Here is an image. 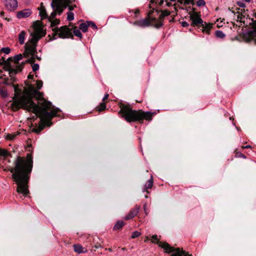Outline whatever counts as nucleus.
I'll return each mask as SVG.
<instances>
[{"label": "nucleus", "instance_id": "1", "mask_svg": "<svg viewBox=\"0 0 256 256\" xmlns=\"http://www.w3.org/2000/svg\"><path fill=\"white\" fill-rule=\"evenodd\" d=\"M42 86L43 82L41 80H36L33 85V98L38 100L37 104L33 102V114L40 119L38 127L33 128V132L37 134L40 133L46 126H51L52 124V120L60 111L52 106L50 102L46 100L44 98V93L39 91Z\"/></svg>", "mask_w": 256, "mask_h": 256}, {"label": "nucleus", "instance_id": "2", "mask_svg": "<svg viewBox=\"0 0 256 256\" xmlns=\"http://www.w3.org/2000/svg\"><path fill=\"white\" fill-rule=\"evenodd\" d=\"M14 166L10 171L12 178L17 184L16 192L26 196L30 193L28 184L32 169V155L30 153L26 157L18 156L14 162Z\"/></svg>", "mask_w": 256, "mask_h": 256}, {"label": "nucleus", "instance_id": "3", "mask_svg": "<svg viewBox=\"0 0 256 256\" xmlns=\"http://www.w3.org/2000/svg\"><path fill=\"white\" fill-rule=\"evenodd\" d=\"M28 80L20 88L18 84L14 85V94L10 107L13 111L22 108L31 112L32 109V78L31 72L28 76Z\"/></svg>", "mask_w": 256, "mask_h": 256}, {"label": "nucleus", "instance_id": "4", "mask_svg": "<svg viewBox=\"0 0 256 256\" xmlns=\"http://www.w3.org/2000/svg\"><path fill=\"white\" fill-rule=\"evenodd\" d=\"M119 114L128 122L142 121L143 120L150 121L154 114L150 112H144L142 110H134L129 106H123L121 107Z\"/></svg>", "mask_w": 256, "mask_h": 256}, {"label": "nucleus", "instance_id": "5", "mask_svg": "<svg viewBox=\"0 0 256 256\" xmlns=\"http://www.w3.org/2000/svg\"><path fill=\"white\" fill-rule=\"evenodd\" d=\"M242 10H241L240 11L238 10L234 13V19L238 24L233 22L234 26H240L242 24L246 26L248 24L252 25V30L248 32L246 38L248 41H253L256 44V20L246 17V15L242 14Z\"/></svg>", "mask_w": 256, "mask_h": 256}, {"label": "nucleus", "instance_id": "6", "mask_svg": "<svg viewBox=\"0 0 256 256\" xmlns=\"http://www.w3.org/2000/svg\"><path fill=\"white\" fill-rule=\"evenodd\" d=\"M30 32V37L28 42L25 44L24 51L22 54H19L14 57V62L16 64L18 63V62L23 58H26L24 62L22 64H30L32 66V32Z\"/></svg>", "mask_w": 256, "mask_h": 256}, {"label": "nucleus", "instance_id": "7", "mask_svg": "<svg viewBox=\"0 0 256 256\" xmlns=\"http://www.w3.org/2000/svg\"><path fill=\"white\" fill-rule=\"evenodd\" d=\"M70 3V0H52L51 6L54 9V12L48 18L49 21L54 19L56 13L60 14Z\"/></svg>", "mask_w": 256, "mask_h": 256}, {"label": "nucleus", "instance_id": "8", "mask_svg": "<svg viewBox=\"0 0 256 256\" xmlns=\"http://www.w3.org/2000/svg\"><path fill=\"white\" fill-rule=\"evenodd\" d=\"M46 34V30L41 20H36L33 22V46L39 40L44 36ZM34 51L33 48V54Z\"/></svg>", "mask_w": 256, "mask_h": 256}, {"label": "nucleus", "instance_id": "9", "mask_svg": "<svg viewBox=\"0 0 256 256\" xmlns=\"http://www.w3.org/2000/svg\"><path fill=\"white\" fill-rule=\"evenodd\" d=\"M160 245L162 248H164L165 252H172L170 256H192V254H189L188 252L182 249L171 246L168 243H160Z\"/></svg>", "mask_w": 256, "mask_h": 256}, {"label": "nucleus", "instance_id": "10", "mask_svg": "<svg viewBox=\"0 0 256 256\" xmlns=\"http://www.w3.org/2000/svg\"><path fill=\"white\" fill-rule=\"evenodd\" d=\"M52 30L54 32V35L58 34L60 38H65L73 36L70 30L66 26H61L60 28L56 27L53 28Z\"/></svg>", "mask_w": 256, "mask_h": 256}, {"label": "nucleus", "instance_id": "11", "mask_svg": "<svg viewBox=\"0 0 256 256\" xmlns=\"http://www.w3.org/2000/svg\"><path fill=\"white\" fill-rule=\"evenodd\" d=\"M190 19L192 21V25L193 26H199L203 22L200 17V16L196 12H190Z\"/></svg>", "mask_w": 256, "mask_h": 256}, {"label": "nucleus", "instance_id": "12", "mask_svg": "<svg viewBox=\"0 0 256 256\" xmlns=\"http://www.w3.org/2000/svg\"><path fill=\"white\" fill-rule=\"evenodd\" d=\"M140 206H136L134 208L132 209L129 213L125 216L124 219L128 220L134 218L138 214Z\"/></svg>", "mask_w": 256, "mask_h": 256}, {"label": "nucleus", "instance_id": "13", "mask_svg": "<svg viewBox=\"0 0 256 256\" xmlns=\"http://www.w3.org/2000/svg\"><path fill=\"white\" fill-rule=\"evenodd\" d=\"M5 68L8 72L9 74L11 77L22 70L20 66H18L16 68H13L9 64H8L5 66Z\"/></svg>", "mask_w": 256, "mask_h": 256}, {"label": "nucleus", "instance_id": "14", "mask_svg": "<svg viewBox=\"0 0 256 256\" xmlns=\"http://www.w3.org/2000/svg\"><path fill=\"white\" fill-rule=\"evenodd\" d=\"M150 18H146L144 19L136 21L134 22V24L140 27L148 26L150 25Z\"/></svg>", "mask_w": 256, "mask_h": 256}, {"label": "nucleus", "instance_id": "15", "mask_svg": "<svg viewBox=\"0 0 256 256\" xmlns=\"http://www.w3.org/2000/svg\"><path fill=\"white\" fill-rule=\"evenodd\" d=\"M6 6L10 10H14L18 6L16 0H6L5 2Z\"/></svg>", "mask_w": 256, "mask_h": 256}, {"label": "nucleus", "instance_id": "16", "mask_svg": "<svg viewBox=\"0 0 256 256\" xmlns=\"http://www.w3.org/2000/svg\"><path fill=\"white\" fill-rule=\"evenodd\" d=\"M31 14L30 10H24L18 12L16 16L18 18H26L30 16Z\"/></svg>", "mask_w": 256, "mask_h": 256}, {"label": "nucleus", "instance_id": "17", "mask_svg": "<svg viewBox=\"0 0 256 256\" xmlns=\"http://www.w3.org/2000/svg\"><path fill=\"white\" fill-rule=\"evenodd\" d=\"M162 21L163 20H160V18H158V19H156V18H150V24L154 26L156 28H158L162 26V25L163 24Z\"/></svg>", "mask_w": 256, "mask_h": 256}, {"label": "nucleus", "instance_id": "18", "mask_svg": "<svg viewBox=\"0 0 256 256\" xmlns=\"http://www.w3.org/2000/svg\"><path fill=\"white\" fill-rule=\"evenodd\" d=\"M38 10H39V15L40 16L42 20L48 17L46 8L43 6L42 2H41L40 6L38 8Z\"/></svg>", "mask_w": 256, "mask_h": 256}, {"label": "nucleus", "instance_id": "19", "mask_svg": "<svg viewBox=\"0 0 256 256\" xmlns=\"http://www.w3.org/2000/svg\"><path fill=\"white\" fill-rule=\"evenodd\" d=\"M200 26H202V32H206L207 34H210V30L212 28V25L210 24H208L206 22H204V24L202 23Z\"/></svg>", "mask_w": 256, "mask_h": 256}, {"label": "nucleus", "instance_id": "20", "mask_svg": "<svg viewBox=\"0 0 256 256\" xmlns=\"http://www.w3.org/2000/svg\"><path fill=\"white\" fill-rule=\"evenodd\" d=\"M73 246L74 252L80 254L86 252V250H84V248L80 244H74Z\"/></svg>", "mask_w": 256, "mask_h": 256}, {"label": "nucleus", "instance_id": "21", "mask_svg": "<svg viewBox=\"0 0 256 256\" xmlns=\"http://www.w3.org/2000/svg\"><path fill=\"white\" fill-rule=\"evenodd\" d=\"M20 134V132H16L12 134H8L6 136V138L8 140H14L17 136Z\"/></svg>", "mask_w": 256, "mask_h": 256}, {"label": "nucleus", "instance_id": "22", "mask_svg": "<svg viewBox=\"0 0 256 256\" xmlns=\"http://www.w3.org/2000/svg\"><path fill=\"white\" fill-rule=\"evenodd\" d=\"M26 34V32L24 30L22 31L18 34V41L20 44H24Z\"/></svg>", "mask_w": 256, "mask_h": 256}, {"label": "nucleus", "instance_id": "23", "mask_svg": "<svg viewBox=\"0 0 256 256\" xmlns=\"http://www.w3.org/2000/svg\"><path fill=\"white\" fill-rule=\"evenodd\" d=\"M153 185V180L152 177L149 180L144 186V190L146 191L147 192H148V190L149 188H151Z\"/></svg>", "mask_w": 256, "mask_h": 256}, {"label": "nucleus", "instance_id": "24", "mask_svg": "<svg viewBox=\"0 0 256 256\" xmlns=\"http://www.w3.org/2000/svg\"><path fill=\"white\" fill-rule=\"evenodd\" d=\"M124 225V222L122 220L118 221L114 227V230H118L120 229Z\"/></svg>", "mask_w": 256, "mask_h": 256}, {"label": "nucleus", "instance_id": "25", "mask_svg": "<svg viewBox=\"0 0 256 256\" xmlns=\"http://www.w3.org/2000/svg\"><path fill=\"white\" fill-rule=\"evenodd\" d=\"M152 242L153 243L157 244L160 247H161V246L160 245V243H166V242H162L160 241V240L158 238V236L156 235H153L152 236Z\"/></svg>", "mask_w": 256, "mask_h": 256}, {"label": "nucleus", "instance_id": "26", "mask_svg": "<svg viewBox=\"0 0 256 256\" xmlns=\"http://www.w3.org/2000/svg\"><path fill=\"white\" fill-rule=\"evenodd\" d=\"M73 32L75 36H78L80 38H82V34L80 30L78 29L77 27L74 26L73 28Z\"/></svg>", "mask_w": 256, "mask_h": 256}, {"label": "nucleus", "instance_id": "27", "mask_svg": "<svg viewBox=\"0 0 256 256\" xmlns=\"http://www.w3.org/2000/svg\"><path fill=\"white\" fill-rule=\"evenodd\" d=\"M88 23H82L80 25V29L82 30L83 32H86L87 31L88 28Z\"/></svg>", "mask_w": 256, "mask_h": 256}, {"label": "nucleus", "instance_id": "28", "mask_svg": "<svg viewBox=\"0 0 256 256\" xmlns=\"http://www.w3.org/2000/svg\"><path fill=\"white\" fill-rule=\"evenodd\" d=\"M170 14V12L168 10H163L162 11V14L160 16L159 18H160V20H163L164 18L166 16H168Z\"/></svg>", "mask_w": 256, "mask_h": 256}, {"label": "nucleus", "instance_id": "29", "mask_svg": "<svg viewBox=\"0 0 256 256\" xmlns=\"http://www.w3.org/2000/svg\"><path fill=\"white\" fill-rule=\"evenodd\" d=\"M106 104L104 102H102L96 108V110L98 112H102L106 108Z\"/></svg>", "mask_w": 256, "mask_h": 256}, {"label": "nucleus", "instance_id": "30", "mask_svg": "<svg viewBox=\"0 0 256 256\" xmlns=\"http://www.w3.org/2000/svg\"><path fill=\"white\" fill-rule=\"evenodd\" d=\"M8 155V152L6 150L0 148V157H6Z\"/></svg>", "mask_w": 256, "mask_h": 256}, {"label": "nucleus", "instance_id": "31", "mask_svg": "<svg viewBox=\"0 0 256 256\" xmlns=\"http://www.w3.org/2000/svg\"><path fill=\"white\" fill-rule=\"evenodd\" d=\"M216 36L217 38H224L226 36L225 34L220 30H218L216 32Z\"/></svg>", "mask_w": 256, "mask_h": 256}, {"label": "nucleus", "instance_id": "32", "mask_svg": "<svg viewBox=\"0 0 256 256\" xmlns=\"http://www.w3.org/2000/svg\"><path fill=\"white\" fill-rule=\"evenodd\" d=\"M51 22V26L53 27L54 26L58 24H59L60 21L58 19H55V20H52V21H50Z\"/></svg>", "mask_w": 256, "mask_h": 256}, {"label": "nucleus", "instance_id": "33", "mask_svg": "<svg viewBox=\"0 0 256 256\" xmlns=\"http://www.w3.org/2000/svg\"><path fill=\"white\" fill-rule=\"evenodd\" d=\"M67 18L68 20H74V14L73 12H68V17H67Z\"/></svg>", "mask_w": 256, "mask_h": 256}, {"label": "nucleus", "instance_id": "34", "mask_svg": "<svg viewBox=\"0 0 256 256\" xmlns=\"http://www.w3.org/2000/svg\"><path fill=\"white\" fill-rule=\"evenodd\" d=\"M140 235V233L138 231H135L132 232V235L131 236L132 238H136L138 237Z\"/></svg>", "mask_w": 256, "mask_h": 256}, {"label": "nucleus", "instance_id": "35", "mask_svg": "<svg viewBox=\"0 0 256 256\" xmlns=\"http://www.w3.org/2000/svg\"><path fill=\"white\" fill-rule=\"evenodd\" d=\"M196 4L198 6H204L206 5V2L204 0H198L196 2Z\"/></svg>", "mask_w": 256, "mask_h": 256}, {"label": "nucleus", "instance_id": "36", "mask_svg": "<svg viewBox=\"0 0 256 256\" xmlns=\"http://www.w3.org/2000/svg\"><path fill=\"white\" fill-rule=\"evenodd\" d=\"M177 1L180 4H188L191 2V0H177Z\"/></svg>", "mask_w": 256, "mask_h": 256}, {"label": "nucleus", "instance_id": "37", "mask_svg": "<svg viewBox=\"0 0 256 256\" xmlns=\"http://www.w3.org/2000/svg\"><path fill=\"white\" fill-rule=\"evenodd\" d=\"M1 50L6 54H8L10 52V50L8 48H4Z\"/></svg>", "mask_w": 256, "mask_h": 256}, {"label": "nucleus", "instance_id": "38", "mask_svg": "<svg viewBox=\"0 0 256 256\" xmlns=\"http://www.w3.org/2000/svg\"><path fill=\"white\" fill-rule=\"evenodd\" d=\"M235 152H236V157H242L244 158H246V156L242 154L240 152H237V150H236Z\"/></svg>", "mask_w": 256, "mask_h": 256}, {"label": "nucleus", "instance_id": "39", "mask_svg": "<svg viewBox=\"0 0 256 256\" xmlns=\"http://www.w3.org/2000/svg\"><path fill=\"white\" fill-rule=\"evenodd\" d=\"M88 26H91L94 29L97 28L96 25L94 22H88Z\"/></svg>", "mask_w": 256, "mask_h": 256}, {"label": "nucleus", "instance_id": "40", "mask_svg": "<svg viewBox=\"0 0 256 256\" xmlns=\"http://www.w3.org/2000/svg\"><path fill=\"white\" fill-rule=\"evenodd\" d=\"M39 68V66L38 64H33V72L37 70Z\"/></svg>", "mask_w": 256, "mask_h": 256}, {"label": "nucleus", "instance_id": "41", "mask_svg": "<svg viewBox=\"0 0 256 256\" xmlns=\"http://www.w3.org/2000/svg\"><path fill=\"white\" fill-rule=\"evenodd\" d=\"M182 26H183V27H186V26H188V24L187 22H182Z\"/></svg>", "mask_w": 256, "mask_h": 256}, {"label": "nucleus", "instance_id": "42", "mask_svg": "<svg viewBox=\"0 0 256 256\" xmlns=\"http://www.w3.org/2000/svg\"><path fill=\"white\" fill-rule=\"evenodd\" d=\"M238 4L240 7H244V4L242 2H238Z\"/></svg>", "mask_w": 256, "mask_h": 256}, {"label": "nucleus", "instance_id": "43", "mask_svg": "<svg viewBox=\"0 0 256 256\" xmlns=\"http://www.w3.org/2000/svg\"><path fill=\"white\" fill-rule=\"evenodd\" d=\"M68 7V10H72L74 9V8L76 7V6H69Z\"/></svg>", "mask_w": 256, "mask_h": 256}, {"label": "nucleus", "instance_id": "44", "mask_svg": "<svg viewBox=\"0 0 256 256\" xmlns=\"http://www.w3.org/2000/svg\"><path fill=\"white\" fill-rule=\"evenodd\" d=\"M108 98V94H106L103 98V101L104 102Z\"/></svg>", "mask_w": 256, "mask_h": 256}, {"label": "nucleus", "instance_id": "45", "mask_svg": "<svg viewBox=\"0 0 256 256\" xmlns=\"http://www.w3.org/2000/svg\"><path fill=\"white\" fill-rule=\"evenodd\" d=\"M242 148H252V146L250 145L246 146H242Z\"/></svg>", "mask_w": 256, "mask_h": 256}, {"label": "nucleus", "instance_id": "46", "mask_svg": "<svg viewBox=\"0 0 256 256\" xmlns=\"http://www.w3.org/2000/svg\"><path fill=\"white\" fill-rule=\"evenodd\" d=\"M1 93H2V96H6V92H4V91H2H2L1 92Z\"/></svg>", "mask_w": 256, "mask_h": 256}, {"label": "nucleus", "instance_id": "47", "mask_svg": "<svg viewBox=\"0 0 256 256\" xmlns=\"http://www.w3.org/2000/svg\"><path fill=\"white\" fill-rule=\"evenodd\" d=\"M144 210L145 212V213L147 215L148 214V212H147V210H146V204L144 205Z\"/></svg>", "mask_w": 256, "mask_h": 256}, {"label": "nucleus", "instance_id": "48", "mask_svg": "<svg viewBox=\"0 0 256 256\" xmlns=\"http://www.w3.org/2000/svg\"><path fill=\"white\" fill-rule=\"evenodd\" d=\"M134 12L136 14H138L140 12V10H136L134 11Z\"/></svg>", "mask_w": 256, "mask_h": 256}, {"label": "nucleus", "instance_id": "49", "mask_svg": "<svg viewBox=\"0 0 256 256\" xmlns=\"http://www.w3.org/2000/svg\"><path fill=\"white\" fill-rule=\"evenodd\" d=\"M163 2H164V1H163V0H161V1L160 2L159 4H160V5H162V4Z\"/></svg>", "mask_w": 256, "mask_h": 256}, {"label": "nucleus", "instance_id": "50", "mask_svg": "<svg viewBox=\"0 0 256 256\" xmlns=\"http://www.w3.org/2000/svg\"><path fill=\"white\" fill-rule=\"evenodd\" d=\"M152 12H153V10H151L150 12L148 14V16H149Z\"/></svg>", "mask_w": 256, "mask_h": 256}, {"label": "nucleus", "instance_id": "51", "mask_svg": "<svg viewBox=\"0 0 256 256\" xmlns=\"http://www.w3.org/2000/svg\"><path fill=\"white\" fill-rule=\"evenodd\" d=\"M95 246H96V248H100V244L99 245H96Z\"/></svg>", "mask_w": 256, "mask_h": 256}, {"label": "nucleus", "instance_id": "52", "mask_svg": "<svg viewBox=\"0 0 256 256\" xmlns=\"http://www.w3.org/2000/svg\"><path fill=\"white\" fill-rule=\"evenodd\" d=\"M108 250L110 252H112V249L111 248H108Z\"/></svg>", "mask_w": 256, "mask_h": 256}, {"label": "nucleus", "instance_id": "53", "mask_svg": "<svg viewBox=\"0 0 256 256\" xmlns=\"http://www.w3.org/2000/svg\"><path fill=\"white\" fill-rule=\"evenodd\" d=\"M174 20V18H172L171 19V20H170V22H172V21Z\"/></svg>", "mask_w": 256, "mask_h": 256}, {"label": "nucleus", "instance_id": "54", "mask_svg": "<svg viewBox=\"0 0 256 256\" xmlns=\"http://www.w3.org/2000/svg\"><path fill=\"white\" fill-rule=\"evenodd\" d=\"M32 123L30 124V128H31V126H32Z\"/></svg>", "mask_w": 256, "mask_h": 256}, {"label": "nucleus", "instance_id": "55", "mask_svg": "<svg viewBox=\"0 0 256 256\" xmlns=\"http://www.w3.org/2000/svg\"><path fill=\"white\" fill-rule=\"evenodd\" d=\"M194 0H191V2H190V3H192V4H194Z\"/></svg>", "mask_w": 256, "mask_h": 256}, {"label": "nucleus", "instance_id": "56", "mask_svg": "<svg viewBox=\"0 0 256 256\" xmlns=\"http://www.w3.org/2000/svg\"><path fill=\"white\" fill-rule=\"evenodd\" d=\"M246 2H250V0H244Z\"/></svg>", "mask_w": 256, "mask_h": 256}, {"label": "nucleus", "instance_id": "57", "mask_svg": "<svg viewBox=\"0 0 256 256\" xmlns=\"http://www.w3.org/2000/svg\"><path fill=\"white\" fill-rule=\"evenodd\" d=\"M28 144L29 146H31V144H29V143H28Z\"/></svg>", "mask_w": 256, "mask_h": 256}, {"label": "nucleus", "instance_id": "58", "mask_svg": "<svg viewBox=\"0 0 256 256\" xmlns=\"http://www.w3.org/2000/svg\"><path fill=\"white\" fill-rule=\"evenodd\" d=\"M170 0L172 2H174V1H176V0Z\"/></svg>", "mask_w": 256, "mask_h": 256}, {"label": "nucleus", "instance_id": "59", "mask_svg": "<svg viewBox=\"0 0 256 256\" xmlns=\"http://www.w3.org/2000/svg\"><path fill=\"white\" fill-rule=\"evenodd\" d=\"M30 120H31V118H28V120H29V121H30Z\"/></svg>", "mask_w": 256, "mask_h": 256}, {"label": "nucleus", "instance_id": "60", "mask_svg": "<svg viewBox=\"0 0 256 256\" xmlns=\"http://www.w3.org/2000/svg\"><path fill=\"white\" fill-rule=\"evenodd\" d=\"M138 102V101H137ZM142 100L141 101H138V102H142Z\"/></svg>", "mask_w": 256, "mask_h": 256}, {"label": "nucleus", "instance_id": "61", "mask_svg": "<svg viewBox=\"0 0 256 256\" xmlns=\"http://www.w3.org/2000/svg\"><path fill=\"white\" fill-rule=\"evenodd\" d=\"M145 197H146V198H148V196H147V195H146V196H145Z\"/></svg>", "mask_w": 256, "mask_h": 256}, {"label": "nucleus", "instance_id": "62", "mask_svg": "<svg viewBox=\"0 0 256 256\" xmlns=\"http://www.w3.org/2000/svg\"><path fill=\"white\" fill-rule=\"evenodd\" d=\"M56 36V35H54V36ZM54 39H55V38H54Z\"/></svg>", "mask_w": 256, "mask_h": 256}]
</instances>
